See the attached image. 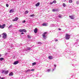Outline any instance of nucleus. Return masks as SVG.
<instances>
[{"mask_svg": "<svg viewBox=\"0 0 79 79\" xmlns=\"http://www.w3.org/2000/svg\"><path fill=\"white\" fill-rule=\"evenodd\" d=\"M54 66L55 67H56V64L54 65Z\"/></svg>", "mask_w": 79, "mask_h": 79, "instance_id": "37", "label": "nucleus"}, {"mask_svg": "<svg viewBox=\"0 0 79 79\" xmlns=\"http://www.w3.org/2000/svg\"><path fill=\"white\" fill-rule=\"evenodd\" d=\"M53 2H51L50 3V4L51 5H52L53 4Z\"/></svg>", "mask_w": 79, "mask_h": 79, "instance_id": "34", "label": "nucleus"}, {"mask_svg": "<svg viewBox=\"0 0 79 79\" xmlns=\"http://www.w3.org/2000/svg\"><path fill=\"white\" fill-rule=\"evenodd\" d=\"M47 32H45L42 35V36H43V38H44L45 39H47V36L45 35V34H47Z\"/></svg>", "mask_w": 79, "mask_h": 79, "instance_id": "3", "label": "nucleus"}, {"mask_svg": "<svg viewBox=\"0 0 79 79\" xmlns=\"http://www.w3.org/2000/svg\"><path fill=\"white\" fill-rule=\"evenodd\" d=\"M0 78H1V77L0 76Z\"/></svg>", "mask_w": 79, "mask_h": 79, "instance_id": "42", "label": "nucleus"}, {"mask_svg": "<svg viewBox=\"0 0 79 79\" xmlns=\"http://www.w3.org/2000/svg\"><path fill=\"white\" fill-rule=\"evenodd\" d=\"M70 37H71V35L67 33L66 34L65 39L66 40H69L70 39Z\"/></svg>", "mask_w": 79, "mask_h": 79, "instance_id": "2", "label": "nucleus"}, {"mask_svg": "<svg viewBox=\"0 0 79 79\" xmlns=\"http://www.w3.org/2000/svg\"><path fill=\"white\" fill-rule=\"evenodd\" d=\"M29 13V12H28L27 11H26V12H25V14H27Z\"/></svg>", "mask_w": 79, "mask_h": 79, "instance_id": "26", "label": "nucleus"}, {"mask_svg": "<svg viewBox=\"0 0 79 79\" xmlns=\"http://www.w3.org/2000/svg\"><path fill=\"white\" fill-rule=\"evenodd\" d=\"M6 6L7 7H8V6H9V5H8V4H6Z\"/></svg>", "mask_w": 79, "mask_h": 79, "instance_id": "28", "label": "nucleus"}, {"mask_svg": "<svg viewBox=\"0 0 79 79\" xmlns=\"http://www.w3.org/2000/svg\"><path fill=\"white\" fill-rule=\"evenodd\" d=\"M18 63H19V61H16L14 62V64H18Z\"/></svg>", "mask_w": 79, "mask_h": 79, "instance_id": "9", "label": "nucleus"}, {"mask_svg": "<svg viewBox=\"0 0 79 79\" xmlns=\"http://www.w3.org/2000/svg\"><path fill=\"white\" fill-rule=\"evenodd\" d=\"M2 37V35H0V37Z\"/></svg>", "mask_w": 79, "mask_h": 79, "instance_id": "39", "label": "nucleus"}, {"mask_svg": "<svg viewBox=\"0 0 79 79\" xmlns=\"http://www.w3.org/2000/svg\"><path fill=\"white\" fill-rule=\"evenodd\" d=\"M2 56V55H0V57H1V56Z\"/></svg>", "mask_w": 79, "mask_h": 79, "instance_id": "40", "label": "nucleus"}, {"mask_svg": "<svg viewBox=\"0 0 79 79\" xmlns=\"http://www.w3.org/2000/svg\"><path fill=\"white\" fill-rule=\"evenodd\" d=\"M55 42H58V40H55Z\"/></svg>", "mask_w": 79, "mask_h": 79, "instance_id": "31", "label": "nucleus"}, {"mask_svg": "<svg viewBox=\"0 0 79 79\" xmlns=\"http://www.w3.org/2000/svg\"><path fill=\"white\" fill-rule=\"evenodd\" d=\"M52 11H53V12H55V11H57V9H52Z\"/></svg>", "mask_w": 79, "mask_h": 79, "instance_id": "15", "label": "nucleus"}, {"mask_svg": "<svg viewBox=\"0 0 79 79\" xmlns=\"http://www.w3.org/2000/svg\"><path fill=\"white\" fill-rule=\"evenodd\" d=\"M69 2L70 3H71L73 2V1L72 0H70L69 1Z\"/></svg>", "mask_w": 79, "mask_h": 79, "instance_id": "21", "label": "nucleus"}, {"mask_svg": "<svg viewBox=\"0 0 79 79\" xmlns=\"http://www.w3.org/2000/svg\"><path fill=\"white\" fill-rule=\"evenodd\" d=\"M30 71H34V69H31Z\"/></svg>", "mask_w": 79, "mask_h": 79, "instance_id": "30", "label": "nucleus"}, {"mask_svg": "<svg viewBox=\"0 0 79 79\" xmlns=\"http://www.w3.org/2000/svg\"><path fill=\"white\" fill-rule=\"evenodd\" d=\"M17 20H18V18L16 17L14 19H13V21H16Z\"/></svg>", "mask_w": 79, "mask_h": 79, "instance_id": "8", "label": "nucleus"}, {"mask_svg": "<svg viewBox=\"0 0 79 79\" xmlns=\"http://www.w3.org/2000/svg\"><path fill=\"white\" fill-rule=\"evenodd\" d=\"M36 64V63L35 62H34L32 64V66H34Z\"/></svg>", "mask_w": 79, "mask_h": 79, "instance_id": "19", "label": "nucleus"}, {"mask_svg": "<svg viewBox=\"0 0 79 79\" xmlns=\"http://www.w3.org/2000/svg\"><path fill=\"white\" fill-rule=\"evenodd\" d=\"M59 18H61V15H60L59 16Z\"/></svg>", "mask_w": 79, "mask_h": 79, "instance_id": "36", "label": "nucleus"}, {"mask_svg": "<svg viewBox=\"0 0 79 79\" xmlns=\"http://www.w3.org/2000/svg\"><path fill=\"white\" fill-rule=\"evenodd\" d=\"M66 4H64V3H63V6H64V7L66 6Z\"/></svg>", "mask_w": 79, "mask_h": 79, "instance_id": "24", "label": "nucleus"}, {"mask_svg": "<svg viewBox=\"0 0 79 79\" xmlns=\"http://www.w3.org/2000/svg\"><path fill=\"white\" fill-rule=\"evenodd\" d=\"M2 73H4L5 74H7L8 73V70H6V71L3 70L2 71Z\"/></svg>", "mask_w": 79, "mask_h": 79, "instance_id": "5", "label": "nucleus"}, {"mask_svg": "<svg viewBox=\"0 0 79 79\" xmlns=\"http://www.w3.org/2000/svg\"><path fill=\"white\" fill-rule=\"evenodd\" d=\"M3 60H4V58H0V60L1 61H3Z\"/></svg>", "mask_w": 79, "mask_h": 79, "instance_id": "18", "label": "nucleus"}, {"mask_svg": "<svg viewBox=\"0 0 79 79\" xmlns=\"http://www.w3.org/2000/svg\"><path fill=\"white\" fill-rule=\"evenodd\" d=\"M37 31H38V29L37 28H35V29L34 30V32L35 33H36L37 32Z\"/></svg>", "mask_w": 79, "mask_h": 79, "instance_id": "7", "label": "nucleus"}, {"mask_svg": "<svg viewBox=\"0 0 79 79\" xmlns=\"http://www.w3.org/2000/svg\"><path fill=\"white\" fill-rule=\"evenodd\" d=\"M40 5V2H38L36 4H35V6H39Z\"/></svg>", "mask_w": 79, "mask_h": 79, "instance_id": "11", "label": "nucleus"}, {"mask_svg": "<svg viewBox=\"0 0 79 79\" xmlns=\"http://www.w3.org/2000/svg\"><path fill=\"white\" fill-rule=\"evenodd\" d=\"M31 71V70L29 69L28 70H27V71H25V73H28V72L30 71Z\"/></svg>", "mask_w": 79, "mask_h": 79, "instance_id": "20", "label": "nucleus"}, {"mask_svg": "<svg viewBox=\"0 0 79 79\" xmlns=\"http://www.w3.org/2000/svg\"><path fill=\"white\" fill-rule=\"evenodd\" d=\"M11 27H13V25H10L9 27H8V29H10V28H11Z\"/></svg>", "mask_w": 79, "mask_h": 79, "instance_id": "16", "label": "nucleus"}, {"mask_svg": "<svg viewBox=\"0 0 79 79\" xmlns=\"http://www.w3.org/2000/svg\"><path fill=\"white\" fill-rule=\"evenodd\" d=\"M42 25L43 26H47V24L45 23H43Z\"/></svg>", "mask_w": 79, "mask_h": 79, "instance_id": "17", "label": "nucleus"}, {"mask_svg": "<svg viewBox=\"0 0 79 79\" xmlns=\"http://www.w3.org/2000/svg\"><path fill=\"white\" fill-rule=\"evenodd\" d=\"M13 12H14V10L13 9H11L9 11V13H13Z\"/></svg>", "mask_w": 79, "mask_h": 79, "instance_id": "10", "label": "nucleus"}, {"mask_svg": "<svg viewBox=\"0 0 79 79\" xmlns=\"http://www.w3.org/2000/svg\"><path fill=\"white\" fill-rule=\"evenodd\" d=\"M38 44H40V45H42V43H41V42H38Z\"/></svg>", "mask_w": 79, "mask_h": 79, "instance_id": "23", "label": "nucleus"}, {"mask_svg": "<svg viewBox=\"0 0 79 79\" xmlns=\"http://www.w3.org/2000/svg\"><path fill=\"white\" fill-rule=\"evenodd\" d=\"M2 39H5L7 37V34L6 33H3L2 34Z\"/></svg>", "mask_w": 79, "mask_h": 79, "instance_id": "1", "label": "nucleus"}, {"mask_svg": "<svg viewBox=\"0 0 79 79\" xmlns=\"http://www.w3.org/2000/svg\"><path fill=\"white\" fill-rule=\"evenodd\" d=\"M1 28V25H0V28Z\"/></svg>", "mask_w": 79, "mask_h": 79, "instance_id": "41", "label": "nucleus"}, {"mask_svg": "<svg viewBox=\"0 0 79 79\" xmlns=\"http://www.w3.org/2000/svg\"><path fill=\"white\" fill-rule=\"evenodd\" d=\"M52 3H56V1L54 0L52 2Z\"/></svg>", "mask_w": 79, "mask_h": 79, "instance_id": "22", "label": "nucleus"}, {"mask_svg": "<svg viewBox=\"0 0 79 79\" xmlns=\"http://www.w3.org/2000/svg\"><path fill=\"white\" fill-rule=\"evenodd\" d=\"M9 75L10 76H13V72H11L9 74Z\"/></svg>", "mask_w": 79, "mask_h": 79, "instance_id": "14", "label": "nucleus"}, {"mask_svg": "<svg viewBox=\"0 0 79 79\" xmlns=\"http://www.w3.org/2000/svg\"><path fill=\"white\" fill-rule=\"evenodd\" d=\"M58 29H59V30H61V29H60V28H59Z\"/></svg>", "mask_w": 79, "mask_h": 79, "instance_id": "38", "label": "nucleus"}, {"mask_svg": "<svg viewBox=\"0 0 79 79\" xmlns=\"http://www.w3.org/2000/svg\"><path fill=\"white\" fill-rule=\"evenodd\" d=\"M49 71H50V69H48V72H49Z\"/></svg>", "mask_w": 79, "mask_h": 79, "instance_id": "32", "label": "nucleus"}, {"mask_svg": "<svg viewBox=\"0 0 79 79\" xmlns=\"http://www.w3.org/2000/svg\"><path fill=\"white\" fill-rule=\"evenodd\" d=\"M30 16H31V17H32L33 16H34V15L32 14L31 15H30Z\"/></svg>", "mask_w": 79, "mask_h": 79, "instance_id": "25", "label": "nucleus"}, {"mask_svg": "<svg viewBox=\"0 0 79 79\" xmlns=\"http://www.w3.org/2000/svg\"><path fill=\"white\" fill-rule=\"evenodd\" d=\"M28 39H31V36L29 35H28Z\"/></svg>", "mask_w": 79, "mask_h": 79, "instance_id": "27", "label": "nucleus"}, {"mask_svg": "<svg viewBox=\"0 0 79 79\" xmlns=\"http://www.w3.org/2000/svg\"><path fill=\"white\" fill-rule=\"evenodd\" d=\"M21 34H24V32H22L21 33Z\"/></svg>", "mask_w": 79, "mask_h": 79, "instance_id": "35", "label": "nucleus"}, {"mask_svg": "<svg viewBox=\"0 0 79 79\" xmlns=\"http://www.w3.org/2000/svg\"><path fill=\"white\" fill-rule=\"evenodd\" d=\"M19 31L20 32H24L25 33L27 32L26 30L25 29H20L19 30Z\"/></svg>", "mask_w": 79, "mask_h": 79, "instance_id": "4", "label": "nucleus"}, {"mask_svg": "<svg viewBox=\"0 0 79 79\" xmlns=\"http://www.w3.org/2000/svg\"><path fill=\"white\" fill-rule=\"evenodd\" d=\"M5 24L2 26L1 25V29H4V28H5Z\"/></svg>", "mask_w": 79, "mask_h": 79, "instance_id": "6", "label": "nucleus"}, {"mask_svg": "<svg viewBox=\"0 0 79 79\" xmlns=\"http://www.w3.org/2000/svg\"><path fill=\"white\" fill-rule=\"evenodd\" d=\"M69 18H70L72 19H74V16L73 15L71 16L69 15Z\"/></svg>", "mask_w": 79, "mask_h": 79, "instance_id": "12", "label": "nucleus"}, {"mask_svg": "<svg viewBox=\"0 0 79 79\" xmlns=\"http://www.w3.org/2000/svg\"><path fill=\"white\" fill-rule=\"evenodd\" d=\"M48 58L49 60H52L53 59V57L52 56H49Z\"/></svg>", "mask_w": 79, "mask_h": 79, "instance_id": "13", "label": "nucleus"}, {"mask_svg": "<svg viewBox=\"0 0 79 79\" xmlns=\"http://www.w3.org/2000/svg\"><path fill=\"white\" fill-rule=\"evenodd\" d=\"M25 22H26V21L24 20V21H22V23H24Z\"/></svg>", "mask_w": 79, "mask_h": 79, "instance_id": "29", "label": "nucleus"}, {"mask_svg": "<svg viewBox=\"0 0 79 79\" xmlns=\"http://www.w3.org/2000/svg\"><path fill=\"white\" fill-rule=\"evenodd\" d=\"M27 49H28V50H31V48H27Z\"/></svg>", "mask_w": 79, "mask_h": 79, "instance_id": "33", "label": "nucleus"}]
</instances>
